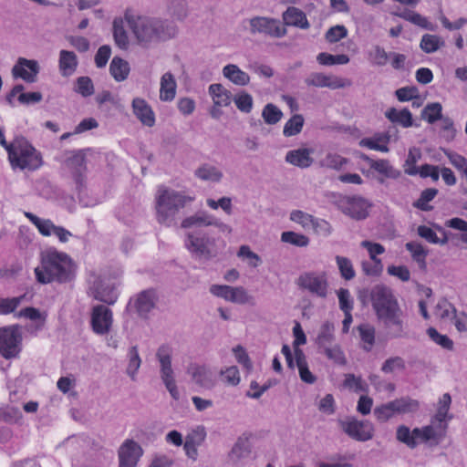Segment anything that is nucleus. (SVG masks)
Returning a JSON list of instances; mask_svg holds the SVG:
<instances>
[{"mask_svg":"<svg viewBox=\"0 0 467 467\" xmlns=\"http://www.w3.org/2000/svg\"><path fill=\"white\" fill-rule=\"evenodd\" d=\"M129 63L119 57H114L109 65V72L112 78L121 82L127 79L130 73Z\"/></svg>","mask_w":467,"mask_h":467,"instance_id":"7c9ffc66","label":"nucleus"},{"mask_svg":"<svg viewBox=\"0 0 467 467\" xmlns=\"http://www.w3.org/2000/svg\"><path fill=\"white\" fill-rule=\"evenodd\" d=\"M168 10L176 20L183 21L188 16V3L186 0H168Z\"/></svg>","mask_w":467,"mask_h":467,"instance_id":"37998d69","label":"nucleus"},{"mask_svg":"<svg viewBox=\"0 0 467 467\" xmlns=\"http://www.w3.org/2000/svg\"><path fill=\"white\" fill-rule=\"evenodd\" d=\"M88 294L94 299L108 305H113L118 298L115 286L110 282L102 279L100 276H96L94 278L89 286Z\"/></svg>","mask_w":467,"mask_h":467,"instance_id":"ddd939ff","label":"nucleus"},{"mask_svg":"<svg viewBox=\"0 0 467 467\" xmlns=\"http://www.w3.org/2000/svg\"><path fill=\"white\" fill-rule=\"evenodd\" d=\"M344 385L349 389H353L356 392H368V384L360 378L354 374H347Z\"/></svg>","mask_w":467,"mask_h":467,"instance_id":"0e129e2a","label":"nucleus"},{"mask_svg":"<svg viewBox=\"0 0 467 467\" xmlns=\"http://www.w3.org/2000/svg\"><path fill=\"white\" fill-rule=\"evenodd\" d=\"M193 198L182 192L161 187L156 198L157 221L166 226L175 223L181 209L191 203Z\"/></svg>","mask_w":467,"mask_h":467,"instance_id":"20e7f679","label":"nucleus"},{"mask_svg":"<svg viewBox=\"0 0 467 467\" xmlns=\"http://www.w3.org/2000/svg\"><path fill=\"white\" fill-rule=\"evenodd\" d=\"M312 152L313 150L307 148L292 150L287 151L285 159L286 162L294 166L306 169L310 167L314 162V159L311 157Z\"/></svg>","mask_w":467,"mask_h":467,"instance_id":"4be33fe9","label":"nucleus"},{"mask_svg":"<svg viewBox=\"0 0 467 467\" xmlns=\"http://www.w3.org/2000/svg\"><path fill=\"white\" fill-rule=\"evenodd\" d=\"M188 373L192 376V380L199 387L211 389L215 385L214 374L205 367L191 366Z\"/></svg>","mask_w":467,"mask_h":467,"instance_id":"412c9836","label":"nucleus"},{"mask_svg":"<svg viewBox=\"0 0 467 467\" xmlns=\"http://www.w3.org/2000/svg\"><path fill=\"white\" fill-rule=\"evenodd\" d=\"M397 440L409 448L414 449L417 446V437L414 436L413 431H410V428L405 425H400L397 429Z\"/></svg>","mask_w":467,"mask_h":467,"instance_id":"13d9d810","label":"nucleus"},{"mask_svg":"<svg viewBox=\"0 0 467 467\" xmlns=\"http://www.w3.org/2000/svg\"><path fill=\"white\" fill-rule=\"evenodd\" d=\"M176 81L171 72H166L161 79L160 99L162 101H171L176 95Z\"/></svg>","mask_w":467,"mask_h":467,"instance_id":"a878e982","label":"nucleus"},{"mask_svg":"<svg viewBox=\"0 0 467 467\" xmlns=\"http://www.w3.org/2000/svg\"><path fill=\"white\" fill-rule=\"evenodd\" d=\"M420 117L427 120L430 124H433L437 120H441L442 106L440 102L428 103L421 110Z\"/></svg>","mask_w":467,"mask_h":467,"instance_id":"e433bc0d","label":"nucleus"},{"mask_svg":"<svg viewBox=\"0 0 467 467\" xmlns=\"http://www.w3.org/2000/svg\"><path fill=\"white\" fill-rule=\"evenodd\" d=\"M427 335L433 342L440 345L441 348L447 350L453 349V341L448 336L440 334L436 328L429 327L427 329Z\"/></svg>","mask_w":467,"mask_h":467,"instance_id":"052dcab7","label":"nucleus"},{"mask_svg":"<svg viewBox=\"0 0 467 467\" xmlns=\"http://www.w3.org/2000/svg\"><path fill=\"white\" fill-rule=\"evenodd\" d=\"M113 36L115 43L121 48H125L129 43L128 36L123 26L121 19L113 21Z\"/></svg>","mask_w":467,"mask_h":467,"instance_id":"bf43d9fd","label":"nucleus"},{"mask_svg":"<svg viewBox=\"0 0 467 467\" xmlns=\"http://www.w3.org/2000/svg\"><path fill=\"white\" fill-rule=\"evenodd\" d=\"M369 296L379 326L384 335L389 339L408 337L407 316L392 289L382 284L376 285L371 288Z\"/></svg>","mask_w":467,"mask_h":467,"instance_id":"f257e3e1","label":"nucleus"},{"mask_svg":"<svg viewBox=\"0 0 467 467\" xmlns=\"http://www.w3.org/2000/svg\"><path fill=\"white\" fill-rule=\"evenodd\" d=\"M133 114L140 119V121L147 126L153 127L155 124V115L150 106L147 101L140 98H135L132 100Z\"/></svg>","mask_w":467,"mask_h":467,"instance_id":"aec40b11","label":"nucleus"},{"mask_svg":"<svg viewBox=\"0 0 467 467\" xmlns=\"http://www.w3.org/2000/svg\"><path fill=\"white\" fill-rule=\"evenodd\" d=\"M421 156L420 149L415 147L410 149L404 164V171L406 174L414 176L419 173V169L416 167V163L421 159Z\"/></svg>","mask_w":467,"mask_h":467,"instance_id":"c03bdc74","label":"nucleus"},{"mask_svg":"<svg viewBox=\"0 0 467 467\" xmlns=\"http://www.w3.org/2000/svg\"><path fill=\"white\" fill-rule=\"evenodd\" d=\"M335 260L342 278L345 280H351L355 277L356 273L353 268V265L348 257L337 255Z\"/></svg>","mask_w":467,"mask_h":467,"instance_id":"864d4df0","label":"nucleus"},{"mask_svg":"<svg viewBox=\"0 0 467 467\" xmlns=\"http://www.w3.org/2000/svg\"><path fill=\"white\" fill-rule=\"evenodd\" d=\"M74 90L87 98L91 96L95 89L91 78L89 77L83 76L76 79Z\"/></svg>","mask_w":467,"mask_h":467,"instance_id":"4d7b16f0","label":"nucleus"},{"mask_svg":"<svg viewBox=\"0 0 467 467\" xmlns=\"http://www.w3.org/2000/svg\"><path fill=\"white\" fill-rule=\"evenodd\" d=\"M156 357L161 366V379L170 392L171 396L175 400H178L180 399V393L176 386L174 372L171 368V348L168 345H161L157 350Z\"/></svg>","mask_w":467,"mask_h":467,"instance_id":"0eeeda50","label":"nucleus"},{"mask_svg":"<svg viewBox=\"0 0 467 467\" xmlns=\"http://www.w3.org/2000/svg\"><path fill=\"white\" fill-rule=\"evenodd\" d=\"M295 358H296V366L299 370V376H300V379H302V381L308 383V384H313L317 379L311 373V371L308 369L306 357L301 348H296Z\"/></svg>","mask_w":467,"mask_h":467,"instance_id":"cd10ccee","label":"nucleus"},{"mask_svg":"<svg viewBox=\"0 0 467 467\" xmlns=\"http://www.w3.org/2000/svg\"><path fill=\"white\" fill-rule=\"evenodd\" d=\"M339 425L345 433L356 441H367L373 438L374 428L368 420L350 419L339 420Z\"/></svg>","mask_w":467,"mask_h":467,"instance_id":"9d476101","label":"nucleus"},{"mask_svg":"<svg viewBox=\"0 0 467 467\" xmlns=\"http://www.w3.org/2000/svg\"><path fill=\"white\" fill-rule=\"evenodd\" d=\"M444 45L445 42L441 36L425 34L421 37L420 47L423 52L431 54L438 51L441 47H444Z\"/></svg>","mask_w":467,"mask_h":467,"instance_id":"c9c22d12","label":"nucleus"},{"mask_svg":"<svg viewBox=\"0 0 467 467\" xmlns=\"http://www.w3.org/2000/svg\"><path fill=\"white\" fill-rule=\"evenodd\" d=\"M385 116L392 123H398L404 128L413 125L412 115L408 109L398 110L395 108H390L385 112Z\"/></svg>","mask_w":467,"mask_h":467,"instance_id":"c85d7f7f","label":"nucleus"},{"mask_svg":"<svg viewBox=\"0 0 467 467\" xmlns=\"http://www.w3.org/2000/svg\"><path fill=\"white\" fill-rule=\"evenodd\" d=\"M89 149H85L68 152L70 156L65 161L67 167L72 172H85L87 171L86 152Z\"/></svg>","mask_w":467,"mask_h":467,"instance_id":"bb28decb","label":"nucleus"},{"mask_svg":"<svg viewBox=\"0 0 467 467\" xmlns=\"http://www.w3.org/2000/svg\"><path fill=\"white\" fill-rule=\"evenodd\" d=\"M76 266L65 253L56 249L42 254L41 265L35 268L36 278L41 284L67 283L75 278Z\"/></svg>","mask_w":467,"mask_h":467,"instance_id":"f03ea898","label":"nucleus"},{"mask_svg":"<svg viewBox=\"0 0 467 467\" xmlns=\"http://www.w3.org/2000/svg\"><path fill=\"white\" fill-rule=\"evenodd\" d=\"M395 414L396 411L394 410L393 401L387 402L374 409V415L379 421L382 422L387 421Z\"/></svg>","mask_w":467,"mask_h":467,"instance_id":"69168bd1","label":"nucleus"},{"mask_svg":"<svg viewBox=\"0 0 467 467\" xmlns=\"http://www.w3.org/2000/svg\"><path fill=\"white\" fill-rule=\"evenodd\" d=\"M209 92L213 97L214 105L226 107L231 103V92L222 84H212L209 87Z\"/></svg>","mask_w":467,"mask_h":467,"instance_id":"f704fd0d","label":"nucleus"},{"mask_svg":"<svg viewBox=\"0 0 467 467\" xmlns=\"http://www.w3.org/2000/svg\"><path fill=\"white\" fill-rule=\"evenodd\" d=\"M186 249L195 259L210 260L217 255L216 240L208 233L198 230L189 232L185 235Z\"/></svg>","mask_w":467,"mask_h":467,"instance_id":"423d86ee","label":"nucleus"},{"mask_svg":"<svg viewBox=\"0 0 467 467\" xmlns=\"http://www.w3.org/2000/svg\"><path fill=\"white\" fill-rule=\"evenodd\" d=\"M22 412L19 408L13 406H6L0 409V420L9 424L19 423L22 420Z\"/></svg>","mask_w":467,"mask_h":467,"instance_id":"603ef678","label":"nucleus"},{"mask_svg":"<svg viewBox=\"0 0 467 467\" xmlns=\"http://www.w3.org/2000/svg\"><path fill=\"white\" fill-rule=\"evenodd\" d=\"M234 101L240 111L249 113L252 110L253 98L250 94L242 92L234 97Z\"/></svg>","mask_w":467,"mask_h":467,"instance_id":"774afa93","label":"nucleus"},{"mask_svg":"<svg viewBox=\"0 0 467 467\" xmlns=\"http://www.w3.org/2000/svg\"><path fill=\"white\" fill-rule=\"evenodd\" d=\"M130 28L140 45L166 41L175 37L178 27L167 19L149 16L126 17Z\"/></svg>","mask_w":467,"mask_h":467,"instance_id":"7ed1b4c3","label":"nucleus"},{"mask_svg":"<svg viewBox=\"0 0 467 467\" xmlns=\"http://www.w3.org/2000/svg\"><path fill=\"white\" fill-rule=\"evenodd\" d=\"M438 192V190L435 188H427L423 190L419 199L413 202V207L424 212L431 211L433 207L430 205L429 202L437 196Z\"/></svg>","mask_w":467,"mask_h":467,"instance_id":"79ce46f5","label":"nucleus"},{"mask_svg":"<svg viewBox=\"0 0 467 467\" xmlns=\"http://www.w3.org/2000/svg\"><path fill=\"white\" fill-rule=\"evenodd\" d=\"M213 215L207 213L206 212H198L191 216L184 218L181 223V228L182 229H190L193 227H203V226H211Z\"/></svg>","mask_w":467,"mask_h":467,"instance_id":"c756f323","label":"nucleus"},{"mask_svg":"<svg viewBox=\"0 0 467 467\" xmlns=\"http://www.w3.org/2000/svg\"><path fill=\"white\" fill-rule=\"evenodd\" d=\"M414 436L417 437V439L421 440L422 441H429L431 440H441L444 436V431L439 428V430L435 429L433 426L429 425L425 426L421 429L415 428L413 430Z\"/></svg>","mask_w":467,"mask_h":467,"instance_id":"58836bf2","label":"nucleus"},{"mask_svg":"<svg viewBox=\"0 0 467 467\" xmlns=\"http://www.w3.org/2000/svg\"><path fill=\"white\" fill-rule=\"evenodd\" d=\"M359 158L366 161L371 169L375 170L380 174L385 175L388 178L398 179L400 176V171L390 165L388 160L375 161L365 153H360Z\"/></svg>","mask_w":467,"mask_h":467,"instance_id":"5701e85b","label":"nucleus"},{"mask_svg":"<svg viewBox=\"0 0 467 467\" xmlns=\"http://www.w3.org/2000/svg\"><path fill=\"white\" fill-rule=\"evenodd\" d=\"M262 117L268 125H275L280 121L283 112L274 104H266L262 111Z\"/></svg>","mask_w":467,"mask_h":467,"instance_id":"5fc2aeb1","label":"nucleus"},{"mask_svg":"<svg viewBox=\"0 0 467 467\" xmlns=\"http://www.w3.org/2000/svg\"><path fill=\"white\" fill-rule=\"evenodd\" d=\"M317 345L318 350L334 345L335 342V326L329 321H326L320 327L319 333L317 337Z\"/></svg>","mask_w":467,"mask_h":467,"instance_id":"2f4dec72","label":"nucleus"},{"mask_svg":"<svg viewBox=\"0 0 467 467\" xmlns=\"http://www.w3.org/2000/svg\"><path fill=\"white\" fill-rule=\"evenodd\" d=\"M317 60L319 64L324 66L346 65L349 62V57L345 54L331 55L329 53L322 52L317 55Z\"/></svg>","mask_w":467,"mask_h":467,"instance_id":"49530a36","label":"nucleus"},{"mask_svg":"<svg viewBox=\"0 0 467 467\" xmlns=\"http://www.w3.org/2000/svg\"><path fill=\"white\" fill-rule=\"evenodd\" d=\"M78 65V57L73 51L61 50L59 52L58 67L63 77L71 76Z\"/></svg>","mask_w":467,"mask_h":467,"instance_id":"393cba45","label":"nucleus"},{"mask_svg":"<svg viewBox=\"0 0 467 467\" xmlns=\"http://www.w3.org/2000/svg\"><path fill=\"white\" fill-rule=\"evenodd\" d=\"M368 57L373 65L383 67L389 58V53H387L383 47L377 45L369 52Z\"/></svg>","mask_w":467,"mask_h":467,"instance_id":"e2e57ef3","label":"nucleus"},{"mask_svg":"<svg viewBox=\"0 0 467 467\" xmlns=\"http://www.w3.org/2000/svg\"><path fill=\"white\" fill-rule=\"evenodd\" d=\"M392 401L396 414L415 412L420 407L419 401L410 397H402Z\"/></svg>","mask_w":467,"mask_h":467,"instance_id":"ea45409f","label":"nucleus"},{"mask_svg":"<svg viewBox=\"0 0 467 467\" xmlns=\"http://www.w3.org/2000/svg\"><path fill=\"white\" fill-rule=\"evenodd\" d=\"M283 20L286 26L302 29H307L310 26L306 14L296 7H288L283 14Z\"/></svg>","mask_w":467,"mask_h":467,"instance_id":"b1692460","label":"nucleus"},{"mask_svg":"<svg viewBox=\"0 0 467 467\" xmlns=\"http://www.w3.org/2000/svg\"><path fill=\"white\" fill-rule=\"evenodd\" d=\"M308 86L317 88H342L351 85L350 80L335 76H327L323 73H312L306 79Z\"/></svg>","mask_w":467,"mask_h":467,"instance_id":"a211bd4d","label":"nucleus"},{"mask_svg":"<svg viewBox=\"0 0 467 467\" xmlns=\"http://www.w3.org/2000/svg\"><path fill=\"white\" fill-rule=\"evenodd\" d=\"M129 363L126 368V373L132 380L136 379V374L141 365V358L139 355L138 346H132L128 351Z\"/></svg>","mask_w":467,"mask_h":467,"instance_id":"a19ab883","label":"nucleus"},{"mask_svg":"<svg viewBox=\"0 0 467 467\" xmlns=\"http://www.w3.org/2000/svg\"><path fill=\"white\" fill-rule=\"evenodd\" d=\"M22 339L18 326L0 327V355L5 359L17 357L22 349Z\"/></svg>","mask_w":467,"mask_h":467,"instance_id":"6e6552de","label":"nucleus"},{"mask_svg":"<svg viewBox=\"0 0 467 467\" xmlns=\"http://www.w3.org/2000/svg\"><path fill=\"white\" fill-rule=\"evenodd\" d=\"M347 162L348 160L346 158H343L337 153H327L319 161V166L338 171Z\"/></svg>","mask_w":467,"mask_h":467,"instance_id":"3c124183","label":"nucleus"},{"mask_svg":"<svg viewBox=\"0 0 467 467\" xmlns=\"http://www.w3.org/2000/svg\"><path fill=\"white\" fill-rule=\"evenodd\" d=\"M194 173L199 179L212 182H219L223 176L218 168L208 163L201 165Z\"/></svg>","mask_w":467,"mask_h":467,"instance_id":"72a5a7b5","label":"nucleus"},{"mask_svg":"<svg viewBox=\"0 0 467 467\" xmlns=\"http://www.w3.org/2000/svg\"><path fill=\"white\" fill-rule=\"evenodd\" d=\"M25 296H16L11 298L0 297V315H8L14 313L15 310L20 306Z\"/></svg>","mask_w":467,"mask_h":467,"instance_id":"680f3d73","label":"nucleus"},{"mask_svg":"<svg viewBox=\"0 0 467 467\" xmlns=\"http://www.w3.org/2000/svg\"><path fill=\"white\" fill-rule=\"evenodd\" d=\"M210 292L215 296L240 305L249 303L253 298L243 286L234 287L224 285H213L210 287Z\"/></svg>","mask_w":467,"mask_h":467,"instance_id":"4468645a","label":"nucleus"},{"mask_svg":"<svg viewBox=\"0 0 467 467\" xmlns=\"http://www.w3.org/2000/svg\"><path fill=\"white\" fill-rule=\"evenodd\" d=\"M16 317H26L32 321H39V324L37 325L38 328L44 327L47 318V315L45 313L40 312L37 308L33 306L23 308L17 314H16Z\"/></svg>","mask_w":467,"mask_h":467,"instance_id":"8fccbe9b","label":"nucleus"},{"mask_svg":"<svg viewBox=\"0 0 467 467\" xmlns=\"http://www.w3.org/2000/svg\"><path fill=\"white\" fill-rule=\"evenodd\" d=\"M361 340L366 344L363 348L370 351L375 343V328L368 324L360 325L358 327Z\"/></svg>","mask_w":467,"mask_h":467,"instance_id":"6e6d98bb","label":"nucleus"},{"mask_svg":"<svg viewBox=\"0 0 467 467\" xmlns=\"http://www.w3.org/2000/svg\"><path fill=\"white\" fill-rule=\"evenodd\" d=\"M158 301V295L154 289L140 292L135 299V308L140 317L146 318L148 313L153 309Z\"/></svg>","mask_w":467,"mask_h":467,"instance_id":"6ab92c4d","label":"nucleus"},{"mask_svg":"<svg viewBox=\"0 0 467 467\" xmlns=\"http://www.w3.org/2000/svg\"><path fill=\"white\" fill-rule=\"evenodd\" d=\"M305 119L301 114H296L285 124L283 133L285 137H292L301 132Z\"/></svg>","mask_w":467,"mask_h":467,"instance_id":"a18cd8bd","label":"nucleus"},{"mask_svg":"<svg viewBox=\"0 0 467 467\" xmlns=\"http://www.w3.org/2000/svg\"><path fill=\"white\" fill-rule=\"evenodd\" d=\"M299 288L307 290L318 297L327 296L328 282L326 272H304L296 279Z\"/></svg>","mask_w":467,"mask_h":467,"instance_id":"1a4fd4ad","label":"nucleus"},{"mask_svg":"<svg viewBox=\"0 0 467 467\" xmlns=\"http://www.w3.org/2000/svg\"><path fill=\"white\" fill-rule=\"evenodd\" d=\"M40 67L36 60L19 57L12 68V75L15 78H20L26 82L36 81Z\"/></svg>","mask_w":467,"mask_h":467,"instance_id":"f3484780","label":"nucleus"},{"mask_svg":"<svg viewBox=\"0 0 467 467\" xmlns=\"http://www.w3.org/2000/svg\"><path fill=\"white\" fill-rule=\"evenodd\" d=\"M92 330L97 335L108 334L113 324L112 311L104 305H97L92 307L90 316Z\"/></svg>","mask_w":467,"mask_h":467,"instance_id":"9b49d317","label":"nucleus"},{"mask_svg":"<svg viewBox=\"0 0 467 467\" xmlns=\"http://www.w3.org/2000/svg\"><path fill=\"white\" fill-rule=\"evenodd\" d=\"M143 450L135 441L126 440L119 448V467H136Z\"/></svg>","mask_w":467,"mask_h":467,"instance_id":"2eb2a0df","label":"nucleus"},{"mask_svg":"<svg viewBox=\"0 0 467 467\" xmlns=\"http://www.w3.org/2000/svg\"><path fill=\"white\" fill-rule=\"evenodd\" d=\"M223 76L235 85L245 86L250 81L249 75L236 65L229 64L223 69Z\"/></svg>","mask_w":467,"mask_h":467,"instance_id":"473e14b6","label":"nucleus"},{"mask_svg":"<svg viewBox=\"0 0 467 467\" xmlns=\"http://www.w3.org/2000/svg\"><path fill=\"white\" fill-rule=\"evenodd\" d=\"M251 454L252 444L249 436L244 433L235 441L229 451L228 457L230 462L234 464L241 465L244 464L245 462L251 458Z\"/></svg>","mask_w":467,"mask_h":467,"instance_id":"dca6fc26","label":"nucleus"},{"mask_svg":"<svg viewBox=\"0 0 467 467\" xmlns=\"http://www.w3.org/2000/svg\"><path fill=\"white\" fill-rule=\"evenodd\" d=\"M441 134L447 142L454 140L456 136V129L454 128V122L451 118L443 117L441 119Z\"/></svg>","mask_w":467,"mask_h":467,"instance_id":"338daca9","label":"nucleus"},{"mask_svg":"<svg viewBox=\"0 0 467 467\" xmlns=\"http://www.w3.org/2000/svg\"><path fill=\"white\" fill-rule=\"evenodd\" d=\"M405 247L411 254L412 259L418 263L420 268L424 269L426 267L428 250L417 242H409L405 244Z\"/></svg>","mask_w":467,"mask_h":467,"instance_id":"4c0bfd02","label":"nucleus"},{"mask_svg":"<svg viewBox=\"0 0 467 467\" xmlns=\"http://www.w3.org/2000/svg\"><path fill=\"white\" fill-rule=\"evenodd\" d=\"M251 34H265L272 37H282L286 35V29L279 26L278 21L265 16H255L250 19Z\"/></svg>","mask_w":467,"mask_h":467,"instance_id":"f8f14e48","label":"nucleus"},{"mask_svg":"<svg viewBox=\"0 0 467 467\" xmlns=\"http://www.w3.org/2000/svg\"><path fill=\"white\" fill-rule=\"evenodd\" d=\"M320 353L326 355V357L335 362L337 365H346L347 359L345 355L341 349V348L337 344H334L328 347H326L320 350Z\"/></svg>","mask_w":467,"mask_h":467,"instance_id":"de8ad7c7","label":"nucleus"},{"mask_svg":"<svg viewBox=\"0 0 467 467\" xmlns=\"http://www.w3.org/2000/svg\"><path fill=\"white\" fill-rule=\"evenodd\" d=\"M281 241L296 247H306L309 244V238L306 235L293 231L282 233Z\"/></svg>","mask_w":467,"mask_h":467,"instance_id":"09e8293b","label":"nucleus"},{"mask_svg":"<svg viewBox=\"0 0 467 467\" xmlns=\"http://www.w3.org/2000/svg\"><path fill=\"white\" fill-rule=\"evenodd\" d=\"M12 146L9 161L13 169L35 171L43 164L40 152L26 138L16 137Z\"/></svg>","mask_w":467,"mask_h":467,"instance_id":"39448f33","label":"nucleus"}]
</instances>
